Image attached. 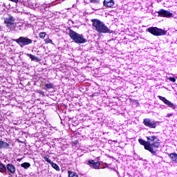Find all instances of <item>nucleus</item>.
Instances as JSON below:
<instances>
[{"label": "nucleus", "mask_w": 177, "mask_h": 177, "mask_svg": "<svg viewBox=\"0 0 177 177\" xmlns=\"http://www.w3.org/2000/svg\"><path fill=\"white\" fill-rule=\"evenodd\" d=\"M148 140V147L147 150L150 151L151 154H156L158 151V147H160V140L156 136L147 137Z\"/></svg>", "instance_id": "1"}, {"label": "nucleus", "mask_w": 177, "mask_h": 177, "mask_svg": "<svg viewBox=\"0 0 177 177\" xmlns=\"http://www.w3.org/2000/svg\"><path fill=\"white\" fill-rule=\"evenodd\" d=\"M93 29L99 34H109L110 33V28L99 19H93L92 21Z\"/></svg>", "instance_id": "2"}, {"label": "nucleus", "mask_w": 177, "mask_h": 177, "mask_svg": "<svg viewBox=\"0 0 177 177\" xmlns=\"http://www.w3.org/2000/svg\"><path fill=\"white\" fill-rule=\"evenodd\" d=\"M68 35L75 44H86V42H87L84 35L77 33V32L70 28Z\"/></svg>", "instance_id": "3"}, {"label": "nucleus", "mask_w": 177, "mask_h": 177, "mask_svg": "<svg viewBox=\"0 0 177 177\" xmlns=\"http://www.w3.org/2000/svg\"><path fill=\"white\" fill-rule=\"evenodd\" d=\"M5 24H6L7 28L11 31H17L19 30V26H17V23H16V19L13 17H10L6 18L4 20Z\"/></svg>", "instance_id": "4"}, {"label": "nucleus", "mask_w": 177, "mask_h": 177, "mask_svg": "<svg viewBox=\"0 0 177 177\" xmlns=\"http://www.w3.org/2000/svg\"><path fill=\"white\" fill-rule=\"evenodd\" d=\"M15 42L18 44L21 48H24L32 44V40L26 37H19L18 39H14Z\"/></svg>", "instance_id": "5"}, {"label": "nucleus", "mask_w": 177, "mask_h": 177, "mask_svg": "<svg viewBox=\"0 0 177 177\" xmlns=\"http://www.w3.org/2000/svg\"><path fill=\"white\" fill-rule=\"evenodd\" d=\"M148 32L152 34V35H155L156 37H160L161 35H165L167 34V31L158 28L157 27H151L147 29Z\"/></svg>", "instance_id": "6"}, {"label": "nucleus", "mask_w": 177, "mask_h": 177, "mask_svg": "<svg viewBox=\"0 0 177 177\" xmlns=\"http://www.w3.org/2000/svg\"><path fill=\"white\" fill-rule=\"evenodd\" d=\"M142 123L145 127H148V128H156V127H157V124H158V122L154 121L151 119L145 118L143 120Z\"/></svg>", "instance_id": "7"}, {"label": "nucleus", "mask_w": 177, "mask_h": 177, "mask_svg": "<svg viewBox=\"0 0 177 177\" xmlns=\"http://www.w3.org/2000/svg\"><path fill=\"white\" fill-rule=\"evenodd\" d=\"M158 97L160 100L163 102V103H165V104H166L168 107H170V109H172L173 110H175V109H176V106H175V104L171 102V101L167 100L165 97L158 95Z\"/></svg>", "instance_id": "8"}, {"label": "nucleus", "mask_w": 177, "mask_h": 177, "mask_svg": "<svg viewBox=\"0 0 177 177\" xmlns=\"http://www.w3.org/2000/svg\"><path fill=\"white\" fill-rule=\"evenodd\" d=\"M157 13L158 17H172V16H174V14L171 13V12L164 9H160Z\"/></svg>", "instance_id": "9"}, {"label": "nucleus", "mask_w": 177, "mask_h": 177, "mask_svg": "<svg viewBox=\"0 0 177 177\" xmlns=\"http://www.w3.org/2000/svg\"><path fill=\"white\" fill-rule=\"evenodd\" d=\"M88 165L91 168H93L94 169H99V167H100V162H95L93 160H88Z\"/></svg>", "instance_id": "10"}, {"label": "nucleus", "mask_w": 177, "mask_h": 177, "mask_svg": "<svg viewBox=\"0 0 177 177\" xmlns=\"http://www.w3.org/2000/svg\"><path fill=\"white\" fill-rule=\"evenodd\" d=\"M114 4V0H104L103 2L104 6H106V8H113Z\"/></svg>", "instance_id": "11"}, {"label": "nucleus", "mask_w": 177, "mask_h": 177, "mask_svg": "<svg viewBox=\"0 0 177 177\" xmlns=\"http://www.w3.org/2000/svg\"><path fill=\"white\" fill-rule=\"evenodd\" d=\"M6 169H7L8 172H10L12 174L16 172V167L10 163L6 165Z\"/></svg>", "instance_id": "12"}, {"label": "nucleus", "mask_w": 177, "mask_h": 177, "mask_svg": "<svg viewBox=\"0 0 177 177\" xmlns=\"http://www.w3.org/2000/svg\"><path fill=\"white\" fill-rule=\"evenodd\" d=\"M138 142H139L140 144L142 145V146H144L145 150H147V147H148V141H145V140H144L143 139L140 138V139L138 140Z\"/></svg>", "instance_id": "13"}, {"label": "nucleus", "mask_w": 177, "mask_h": 177, "mask_svg": "<svg viewBox=\"0 0 177 177\" xmlns=\"http://www.w3.org/2000/svg\"><path fill=\"white\" fill-rule=\"evenodd\" d=\"M173 162H175V164L177 163V154L176 153H170L169 156Z\"/></svg>", "instance_id": "14"}, {"label": "nucleus", "mask_w": 177, "mask_h": 177, "mask_svg": "<svg viewBox=\"0 0 177 177\" xmlns=\"http://www.w3.org/2000/svg\"><path fill=\"white\" fill-rule=\"evenodd\" d=\"M9 144L8 142L0 141V149H8Z\"/></svg>", "instance_id": "15"}, {"label": "nucleus", "mask_w": 177, "mask_h": 177, "mask_svg": "<svg viewBox=\"0 0 177 177\" xmlns=\"http://www.w3.org/2000/svg\"><path fill=\"white\" fill-rule=\"evenodd\" d=\"M27 56H28V57H30V59H31V60L33 62H39V60L38 57L33 55L32 54H27Z\"/></svg>", "instance_id": "16"}, {"label": "nucleus", "mask_w": 177, "mask_h": 177, "mask_svg": "<svg viewBox=\"0 0 177 177\" xmlns=\"http://www.w3.org/2000/svg\"><path fill=\"white\" fill-rule=\"evenodd\" d=\"M21 167L22 168H24V169H28V168L31 167V164H30L29 162H24L21 164Z\"/></svg>", "instance_id": "17"}, {"label": "nucleus", "mask_w": 177, "mask_h": 177, "mask_svg": "<svg viewBox=\"0 0 177 177\" xmlns=\"http://www.w3.org/2000/svg\"><path fill=\"white\" fill-rule=\"evenodd\" d=\"M50 165L53 167V168H54V169H56V171H60V167H59V165H57V164L52 162V163H50Z\"/></svg>", "instance_id": "18"}, {"label": "nucleus", "mask_w": 177, "mask_h": 177, "mask_svg": "<svg viewBox=\"0 0 177 177\" xmlns=\"http://www.w3.org/2000/svg\"><path fill=\"white\" fill-rule=\"evenodd\" d=\"M68 177H78V175H77V173L71 171H68Z\"/></svg>", "instance_id": "19"}, {"label": "nucleus", "mask_w": 177, "mask_h": 177, "mask_svg": "<svg viewBox=\"0 0 177 177\" xmlns=\"http://www.w3.org/2000/svg\"><path fill=\"white\" fill-rule=\"evenodd\" d=\"M46 89H53V84L49 83V84H44Z\"/></svg>", "instance_id": "20"}, {"label": "nucleus", "mask_w": 177, "mask_h": 177, "mask_svg": "<svg viewBox=\"0 0 177 177\" xmlns=\"http://www.w3.org/2000/svg\"><path fill=\"white\" fill-rule=\"evenodd\" d=\"M6 171V166L5 165L0 163V172H5Z\"/></svg>", "instance_id": "21"}, {"label": "nucleus", "mask_w": 177, "mask_h": 177, "mask_svg": "<svg viewBox=\"0 0 177 177\" xmlns=\"http://www.w3.org/2000/svg\"><path fill=\"white\" fill-rule=\"evenodd\" d=\"M46 35V33L45 32H41L39 34V38H41L42 39L45 38Z\"/></svg>", "instance_id": "22"}, {"label": "nucleus", "mask_w": 177, "mask_h": 177, "mask_svg": "<svg viewBox=\"0 0 177 177\" xmlns=\"http://www.w3.org/2000/svg\"><path fill=\"white\" fill-rule=\"evenodd\" d=\"M45 161H46L47 162H48L49 164H52V160H50V159H49V157H48V156H46L44 158Z\"/></svg>", "instance_id": "23"}, {"label": "nucleus", "mask_w": 177, "mask_h": 177, "mask_svg": "<svg viewBox=\"0 0 177 177\" xmlns=\"http://www.w3.org/2000/svg\"><path fill=\"white\" fill-rule=\"evenodd\" d=\"M45 42L46 44H53V41H52V39L47 38L45 39Z\"/></svg>", "instance_id": "24"}, {"label": "nucleus", "mask_w": 177, "mask_h": 177, "mask_svg": "<svg viewBox=\"0 0 177 177\" xmlns=\"http://www.w3.org/2000/svg\"><path fill=\"white\" fill-rule=\"evenodd\" d=\"M91 3H100V0H90Z\"/></svg>", "instance_id": "25"}, {"label": "nucleus", "mask_w": 177, "mask_h": 177, "mask_svg": "<svg viewBox=\"0 0 177 177\" xmlns=\"http://www.w3.org/2000/svg\"><path fill=\"white\" fill-rule=\"evenodd\" d=\"M169 81H171V82H176V79H175V77H170L168 78Z\"/></svg>", "instance_id": "26"}, {"label": "nucleus", "mask_w": 177, "mask_h": 177, "mask_svg": "<svg viewBox=\"0 0 177 177\" xmlns=\"http://www.w3.org/2000/svg\"><path fill=\"white\" fill-rule=\"evenodd\" d=\"M11 1V2H15V3H17L19 2V0H9Z\"/></svg>", "instance_id": "27"}, {"label": "nucleus", "mask_w": 177, "mask_h": 177, "mask_svg": "<svg viewBox=\"0 0 177 177\" xmlns=\"http://www.w3.org/2000/svg\"><path fill=\"white\" fill-rule=\"evenodd\" d=\"M167 117H172V113L167 114Z\"/></svg>", "instance_id": "28"}]
</instances>
